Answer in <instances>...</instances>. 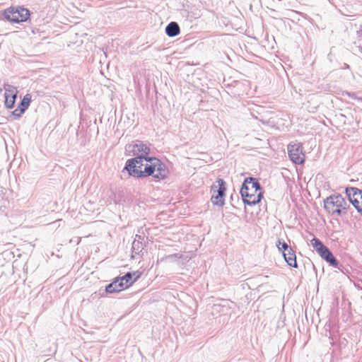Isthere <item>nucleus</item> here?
<instances>
[{"mask_svg":"<svg viewBox=\"0 0 362 362\" xmlns=\"http://www.w3.org/2000/svg\"><path fill=\"white\" fill-rule=\"evenodd\" d=\"M30 102H31V95L28 93L24 95L22 101L21 102V103L18 106H19V107L23 109L24 111H25L28 109V107H29Z\"/></svg>","mask_w":362,"mask_h":362,"instance_id":"19","label":"nucleus"},{"mask_svg":"<svg viewBox=\"0 0 362 362\" xmlns=\"http://www.w3.org/2000/svg\"><path fill=\"white\" fill-rule=\"evenodd\" d=\"M240 193L243 202L250 206H254L260 202L263 197L260 184L256 178L252 177L245 179Z\"/></svg>","mask_w":362,"mask_h":362,"instance_id":"2","label":"nucleus"},{"mask_svg":"<svg viewBox=\"0 0 362 362\" xmlns=\"http://www.w3.org/2000/svg\"><path fill=\"white\" fill-rule=\"evenodd\" d=\"M321 257L325 259L331 266L337 267L338 262L328 247L327 248L326 251L321 255Z\"/></svg>","mask_w":362,"mask_h":362,"instance_id":"16","label":"nucleus"},{"mask_svg":"<svg viewBox=\"0 0 362 362\" xmlns=\"http://www.w3.org/2000/svg\"><path fill=\"white\" fill-rule=\"evenodd\" d=\"M124 289V284L120 283L117 278L105 287V292L109 293H118Z\"/></svg>","mask_w":362,"mask_h":362,"instance_id":"13","label":"nucleus"},{"mask_svg":"<svg viewBox=\"0 0 362 362\" xmlns=\"http://www.w3.org/2000/svg\"><path fill=\"white\" fill-rule=\"evenodd\" d=\"M182 257L181 255L180 254H173V255H170L168 256H166L165 257H163L162 258V260H164V259H179Z\"/></svg>","mask_w":362,"mask_h":362,"instance_id":"23","label":"nucleus"},{"mask_svg":"<svg viewBox=\"0 0 362 362\" xmlns=\"http://www.w3.org/2000/svg\"><path fill=\"white\" fill-rule=\"evenodd\" d=\"M233 302L228 300H223L222 304H215L213 306V310L216 312L225 313L226 310L230 308V304Z\"/></svg>","mask_w":362,"mask_h":362,"instance_id":"18","label":"nucleus"},{"mask_svg":"<svg viewBox=\"0 0 362 362\" xmlns=\"http://www.w3.org/2000/svg\"><path fill=\"white\" fill-rule=\"evenodd\" d=\"M288 154L296 164H303L305 161L303 148L300 143H291L288 145Z\"/></svg>","mask_w":362,"mask_h":362,"instance_id":"7","label":"nucleus"},{"mask_svg":"<svg viewBox=\"0 0 362 362\" xmlns=\"http://www.w3.org/2000/svg\"><path fill=\"white\" fill-rule=\"evenodd\" d=\"M3 16L10 22H25L30 16V11L23 6H11L4 11Z\"/></svg>","mask_w":362,"mask_h":362,"instance_id":"4","label":"nucleus"},{"mask_svg":"<svg viewBox=\"0 0 362 362\" xmlns=\"http://www.w3.org/2000/svg\"><path fill=\"white\" fill-rule=\"evenodd\" d=\"M125 153L129 156H139L141 155L146 156L149 153V148L141 141H136L126 146Z\"/></svg>","mask_w":362,"mask_h":362,"instance_id":"8","label":"nucleus"},{"mask_svg":"<svg viewBox=\"0 0 362 362\" xmlns=\"http://www.w3.org/2000/svg\"><path fill=\"white\" fill-rule=\"evenodd\" d=\"M214 194L211 197V202L214 205L223 206L225 204L224 196L226 191V182L223 179H218L211 187Z\"/></svg>","mask_w":362,"mask_h":362,"instance_id":"5","label":"nucleus"},{"mask_svg":"<svg viewBox=\"0 0 362 362\" xmlns=\"http://www.w3.org/2000/svg\"><path fill=\"white\" fill-rule=\"evenodd\" d=\"M345 192L349 202L353 204L357 211L362 216V190L356 187H346Z\"/></svg>","mask_w":362,"mask_h":362,"instance_id":"6","label":"nucleus"},{"mask_svg":"<svg viewBox=\"0 0 362 362\" xmlns=\"http://www.w3.org/2000/svg\"><path fill=\"white\" fill-rule=\"evenodd\" d=\"M349 206V204L339 194H332L324 200L325 210L332 215L337 214L339 216L344 215L347 213Z\"/></svg>","mask_w":362,"mask_h":362,"instance_id":"3","label":"nucleus"},{"mask_svg":"<svg viewBox=\"0 0 362 362\" xmlns=\"http://www.w3.org/2000/svg\"><path fill=\"white\" fill-rule=\"evenodd\" d=\"M356 100H357L358 101H361V102H362V97L356 98Z\"/></svg>","mask_w":362,"mask_h":362,"instance_id":"24","label":"nucleus"},{"mask_svg":"<svg viewBox=\"0 0 362 362\" xmlns=\"http://www.w3.org/2000/svg\"><path fill=\"white\" fill-rule=\"evenodd\" d=\"M153 159L143 155L128 159L122 172L127 170L129 175L137 178L149 176L155 170V166L148 164Z\"/></svg>","mask_w":362,"mask_h":362,"instance_id":"1","label":"nucleus"},{"mask_svg":"<svg viewBox=\"0 0 362 362\" xmlns=\"http://www.w3.org/2000/svg\"><path fill=\"white\" fill-rule=\"evenodd\" d=\"M4 90L5 106L8 109H11L14 106L15 101L17 97V88L13 86L6 84L4 86Z\"/></svg>","mask_w":362,"mask_h":362,"instance_id":"9","label":"nucleus"},{"mask_svg":"<svg viewBox=\"0 0 362 362\" xmlns=\"http://www.w3.org/2000/svg\"><path fill=\"white\" fill-rule=\"evenodd\" d=\"M180 28L177 23L170 22L165 28V33L168 37H175L180 34Z\"/></svg>","mask_w":362,"mask_h":362,"instance_id":"15","label":"nucleus"},{"mask_svg":"<svg viewBox=\"0 0 362 362\" xmlns=\"http://www.w3.org/2000/svg\"><path fill=\"white\" fill-rule=\"evenodd\" d=\"M144 238L140 235H136L135 238L132 243V257H134V255H139L144 250Z\"/></svg>","mask_w":362,"mask_h":362,"instance_id":"10","label":"nucleus"},{"mask_svg":"<svg viewBox=\"0 0 362 362\" xmlns=\"http://www.w3.org/2000/svg\"><path fill=\"white\" fill-rule=\"evenodd\" d=\"M25 112V111L19 107V106L12 112V116L14 119H18Z\"/></svg>","mask_w":362,"mask_h":362,"instance_id":"22","label":"nucleus"},{"mask_svg":"<svg viewBox=\"0 0 362 362\" xmlns=\"http://www.w3.org/2000/svg\"><path fill=\"white\" fill-rule=\"evenodd\" d=\"M344 66H345V68H346V69L349 68V65H348L347 64H345Z\"/></svg>","mask_w":362,"mask_h":362,"instance_id":"25","label":"nucleus"},{"mask_svg":"<svg viewBox=\"0 0 362 362\" xmlns=\"http://www.w3.org/2000/svg\"><path fill=\"white\" fill-rule=\"evenodd\" d=\"M168 233L167 232L164 233L162 236H160V244H163V245L165 246H173L175 243L178 242L180 238L179 236L173 233L170 235V237L167 236Z\"/></svg>","mask_w":362,"mask_h":362,"instance_id":"11","label":"nucleus"},{"mask_svg":"<svg viewBox=\"0 0 362 362\" xmlns=\"http://www.w3.org/2000/svg\"><path fill=\"white\" fill-rule=\"evenodd\" d=\"M135 275L136 273L127 272L123 276L117 277V279L119 280L120 283L124 284V288H128L139 278V275H136V277L132 279L133 276Z\"/></svg>","mask_w":362,"mask_h":362,"instance_id":"14","label":"nucleus"},{"mask_svg":"<svg viewBox=\"0 0 362 362\" xmlns=\"http://www.w3.org/2000/svg\"><path fill=\"white\" fill-rule=\"evenodd\" d=\"M169 170L166 165L160 160V180H163L168 177Z\"/></svg>","mask_w":362,"mask_h":362,"instance_id":"20","label":"nucleus"},{"mask_svg":"<svg viewBox=\"0 0 362 362\" xmlns=\"http://www.w3.org/2000/svg\"><path fill=\"white\" fill-rule=\"evenodd\" d=\"M154 177H158V175H154Z\"/></svg>","mask_w":362,"mask_h":362,"instance_id":"26","label":"nucleus"},{"mask_svg":"<svg viewBox=\"0 0 362 362\" xmlns=\"http://www.w3.org/2000/svg\"><path fill=\"white\" fill-rule=\"evenodd\" d=\"M276 246L279 250L282 252V253L290 247L286 242L281 241V240H278Z\"/></svg>","mask_w":362,"mask_h":362,"instance_id":"21","label":"nucleus"},{"mask_svg":"<svg viewBox=\"0 0 362 362\" xmlns=\"http://www.w3.org/2000/svg\"><path fill=\"white\" fill-rule=\"evenodd\" d=\"M311 243L314 249L317 252V253L321 256L327 250V247L323 245V243L316 238H314L311 240Z\"/></svg>","mask_w":362,"mask_h":362,"instance_id":"17","label":"nucleus"},{"mask_svg":"<svg viewBox=\"0 0 362 362\" xmlns=\"http://www.w3.org/2000/svg\"><path fill=\"white\" fill-rule=\"evenodd\" d=\"M283 255L285 261L289 266L294 268L298 267L295 252L291 247L284 252Z\"/></svg>","mask_w":362,"mask_h":362,"instance_id":"12","label":"nucleus"}]
</instances>
